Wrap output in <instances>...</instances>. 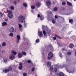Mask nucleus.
I'll return each instance as SVG.
<instances>
[{
    "mask_svg": "<svg viewBox=\"0 0 76 76\" xmlns=\"http://www.w3.org/2000/svg\"><path fill=\"white\" fill-rule=\"evenodd\" d=\"M24 19L25 18H24L23 16L22 15L19 16L18 18V21L19 22L23 23V22H25V20H24Z\"/></svg>",
    "mask_w": 76,
    "mask_h": 76,
    "instance_id": "nucleus-1",
    "label": "nucleus"
},
{
    "mask_svg": "<svg viewBox=\"0 0 76 76\" xmlns=\"http://www.w3.org/2000/svg\"><path fill=\"white\" fill-rule=\"evenodd\" d=\"M7 12L8 13H9V14H8V17L10 18V19H12V18H13V14L12 13V11L10 10H7Z\"/></svg>",
    "mask_w": 76,
    "mask_h": 76,
    "instance_id": "nucleus-2",
    "label": "nucleus"
},
{
    "mask_svg": "<svg viewBox=\"0 0 76 76\" xmlns=\"http://www.w3.org/2000/svg\"><path fill=\"white\" fill-rule=\"evenodd\" d=\"M49 70L50 71V72H53V71H54L55 72H56L57 71V68H55L54 69L53 66H52L50 67L49 69Z\"/></svg>",
    "mask_w": 76,
    "mask_h": 76,
    "instance_id": "nucleus-3",
    "label": "nucleus"
},
{
    "mask_svg": "<svg viewBox=\"0 0 76 76\" xmlns=\"http://www.w3.org/2000/svg\"><path fill=\"white\" fill-rule=\"evenodd\" d=\"M65 69H66V70L68 72L70 73H72V70H70V68L69 67V66H66L65 67Z\"/></svg>",
    "mask_w": 76,
    "mask_h": 76,
    "instance_id": "nucleus-4",
    "label": "nucleus"
},
{
    "mask_svg": "<svg viewBox=\"0 0 76 76\" xmlns=\"http://www.w3.org/2000/svg\"><path fill=\"white\" fill-rule=\"evenodd\" d=\"M12 67L10 66L9 67V68L8 69L3 70V72H4V73H7V72H9V71L12 70Z\"/></svg>",
    "mask_w": 76,
    "mask_h": 76,
    "instance_id": "nucleus-5",
    "label": "nucleus"
},
{
    "mask_svg": "<svg viewBox=\"0 0 76 76\" xmlns=\"http://www.w3.org/2000/svg\"><path fill=\"white\" fill-rule=\"evenodd\" d=\"M14 30L15 29H14V28H13V27H9L8 29V31L9 32H13Z\"/></svg>",
    "mask_w": 76,
    "mask_h": 76,
    "instance_id": "nucleus-6",
    "label": "nucleus"
},
{
    "mask_svg": "<svg viewBox=\"0 0 76 76\" xmlns=\"http://www.w3.org/2000/svg\"><path fill=\"white\" fill-rule=\"evenodd\" d=\"M53 57V54L52 52H50L48 54V58L49 59L52 58Z\"/></svg>",
    "mask_w": 76,
    "mask_h": 76,
    "instance_id": "nucleus-7",
    "label": "nucleus"
},
{
    "mask_svg": "<svg viewBox=\"0 0 76 76\" xmlns=\"http://www.w3.org/2000/svg\"><path fill=\"white\" fill-rule=\"evenodd\" d=\"M17 39L16 43L18 44V43L19 42V40L20 39V37L19 35H17Z\"/></svg>",
    "mask_w": 76,
    "mask_h": 76,
    "instance_id": "nucleus-8",
    "label": "nucleus"
},
{
    "mask_svg": "<svg viewBox=\"0 0 76 76\" xmlns=\"http://www.w3.org/2000/svg\"><path fill=\"white\" fill-rule=\"evenodd\" d=\"M37 17L38 18H39L40 17V19L41 20H42L44 19V17L43 15L40 16V15L39 14L38 15Z\"/></svg>",
    "mask_w": 76,
    "mask_h": 76,
    "instance_id": "nucleus-9",
    "label": "nucleus"
},
{
    "mask_svg": "<svg viewBox=\"0 0 76 76\" xmlns=\"http://www.w3.org/2000/svg\"><path fill=\"white\" fill-rule=\"evenodd\" d=\"M38 35L39 37H42V31H39L38 32Z\"/></svg>",
    "mask_w": 76,
    "mask_h": 76,
    "instance_id": "nucleus-10",
    "label": "nucleus"
},
{
    "mask_svg": "<svg viewBox=\"0 0 76 76\" xmlns=\"http://www.w3.org/2000/svg\"><path fill=\"white\" fill-rule=\"evenodd\" d=\"M15 58V56L13 54L11 55L10 56V59H11V60H13Z\"/></svg>",
    "mask_w": 76,
    "mask_h": 76,
    "instance_id": "nucleus-11",
    "label": "nucleus"
},
{
    "mask_svg": "<svg viewBox=\"0 0 76 76\" xmlns=\"http://www.w3.org/2000/svg\"><path fill=\"white\" fill-rule=\"evenodd\" d=\"M46 4L47 6H50L51 4V1H46Z\"/></svg>",
    "mask_w": 76,
    "mask_h": 76,
    "instance_id": "nucleus-12",
    "label": "nucleus"
},
{
    "mask_svg": "<svg viewBox=\"0 0 76 76\" xmlns=\"http://www.w3.org/2000/svg\"><path fill=\"white\" fill-rule=\"evenodd\" d=\"M19 65L20 66L18 67L19 69L21 70V69H22V63H20Z\"/></svg>",
    "mask_w": 76,
    "mask_h": 76,
    "instance_id": "nucleus-13",
    "label": "nucleus"
},
{
    "mask_svg": "<svg viewBox=\"0 0 76 76\" xmlns=\"http://www.w3.org/2000/svg\"><path fill=\"white\" fill-rule=\"evenodd\" d=\"M41 3L39 2H38L36 4V6H37V7H39L41 6Z\"/></svg>",
    "mask_w": 76,
    "mask_h": 76,
    "instance_id": "nucleus-14",
    "label": "nucleus"
},
{
    "mask_svg": "<svg viewBox=\"0 0 76 76\" xmlns=\"http://www.w3.org/2000/svg\"><path fill=\"white\" fill-rule=\"evenodd\" d=\"M11 53L12 54H14V55H16L17 54V52L14 50H12Z\"/></svg>",
    "mask_w": 76,
    "mask_h": 76,
    "instance_id": "nucleus-15",
    "label": "nucleus"
},
{
    "mask_svg": "<svg viewBox=\"0 0 76 76\" xmlns=\"http://www.w3.org/2000/svg\"><path fill=\"white\" fill-rule=\"evenodd\" d=\"M18 57L19 58H21L22 57V54L20 53H19L18 54Z\"/></svg>",
    "mask_w": 76,
    "mask_h": 76,
    "instance_id": "nucleus-16",
    "label": "nucleus"
},
{
    "mask_svg": "<svg viewBox=\"0 0 76 76\" xmlns=\"http://www.w3.org/2000/svg\"><path fill=\"white\" fill-rule=\"evenodd\" d=\"M67 3L68 6H72V3H70L68 1H67Z\"/></svg>",
    "mask_w": 76,
    "mask_h": 76,
    "instance_id": "nucleus-17",
    "label": "nucleus"
},
{
    "mask_svg": "<svg viewBox=\"0 0 76 76\" xmlns=\"http://www.w3.org/2000/svg\"><path fill=\"white\" fill-rule=\"evenodd\" d=\"M2 26H6V25H7V23L5 22H3L2 24Z\"/></svg>",
    "mask_w": 76,
    "mask_h": 76,
    "instance_id": "nucleus-18",
    "label": "nucleus"
},
{
    "mask_svg": "<svg viewBox=\"0 0 76 76\" xmlns=\"http://www.w3.org/2000/svg\"><path fill=\"white\" fill-rule=\"evenodd\" d=\"M51 62H48L47 63V65L48 66H50V65H51Z\"/></svg>",
    "mask_w": 76,
    "mask_h": 76,
    "instance_id": "nucleus-19",
    "label": "nucleus"
},
{
    "mask_svg": "<svg viewBox=\"0 0 76 76\" xmlns=\"http://www.w3.org/2000/svg\"><path fill=\"white\" fill-rule=\"evenodd\" d=\"M58 10V8L57 7H55L53 8V10L54 12H57Z\"/></svg>",
    "mask_w": 76,
    "mask_h": 76,
    "instance_id": "nucleus-20",
    "label": "nucleus"
},
{
    "mask_svg": "<svg viewBox=\"0 0 76 76\" xmlns=\"http://www.w3.org/2000/svg\"><path fill=\"white\" fill-rule=\"evenodd\" d=\"M59 76H64V74L62 72H60L59 74Z\"/></svg>",
    "mask_w": 76,
    "mask_h": 76,
    "instance_id": "nucleus-21",
    "label": "nucleus"
},
{
    "mask_svg": "<svg viewBox=\"0 0 76 76\" xmlns=\"http://www.w3.org/2000/svg\"><path fill=\"white\" fill-rule=\"evenodd\" d=\"M73 46H74V45L73 44H71L69 45V47L70 48H73Z\"/></svg>",
    "mask_w": 76,
    "mask_h": 76,
    "instance_id": "nucleus-22",
    "label": "nucleus"
},
{
    "mask_svg": "<svg viewBox=\"0 0 76 76\" xmlns=\"http://www.w3.org/2000/svg\"><path fill=\"white\" fill-rule=\"evenodd\" d=\"M69 22L70 23H71V24H73V20L72 19H70L69 20Z\"/></svg>",
    "mask_w": 76,
    "mask_h": 76,
    "instance_id": "nucleus-23",
    "label": "nucleus"
},
{
    "mask_svg": "<svg viewBox=\"0 0 76 76\" xmlns=\"http://www.w3.org/2000/svg\"><path fill=\"white\" fill-rule=\"evenodd\" d=\"M0 16L1 18H3V15L1 12L0 13Z\"/></svg>",
    "mask_w": 76,
    "mask_h": 76,
    "instance_id": "nucleus-24",
    "label": "nucleus"
},
{
    "mask_svg": "<svg viewBox=\"0 0 76 76\" xmlns=\"http://www.w3.org/2000/svg\"><path fill=\"white\" fill-rule=\"evenodd\" d=\"M3 62L4 63H6V62H7V60L6 59H4L3 60Z\"/></svg>",
    "mask_w": 76,
    "mask_h": 76,
    "instance_id": "nucleus-25",
    "label": "nucleus"
},
{
    "mask_svg": "<svg viewBox=\"0 0 76 76\" xmlns=\"http://www.w3.org/2000/svg\"><path fill=\"white\" fill-rule=\"evenodd\" d=\"M10 37H13V34L12 33H10L9 34Z\"/></svg>",
    "mask_w": 76,
    "mask_h": 76,
    "instance_id": "nucleus-26",
    "label": "nucleus"
},
{
    "mask_svg": "<svg viewBox=\"0 0 76 76\" xmlns=\"http://www.w3.org/2000/svg\"><path fill=\"white\" fill-rule=\"evenodd\" d=\"M23 6L24 7H27V4L26 3H24L23 4Z\"/></svg>",
    "mask_w": 76,
    "mask_h": 76,
    "instance_id": "nucleus-27",
    "label": "nucleus"
},
{
    "mask_svg": "<svg viewBox=\"0 0 76 76\" xmlns=\"http://www.w3.org/2000/svg\"><path fill=\"white\" fill-rule=\"evenodd\" d=\"M56 37H57V38H58L59 39H61V38L59 37V36H58V35H55Z\"/></svg>",
    "mask_w": 76,
    "mask_h": 76,
    "instance_id": "nucleus-28",
    "label": "nucleus"
},
{
    "mask_svg": "<svg viewBox=\"0 0 76 76\" xmlns=\"http://www.w3.org/2000/svg\"><path fill=\"white\" fill-rule=\"evenodd\" d=\"M6 43L5 42H4L2 44V46H6Z\"/></svg>",
    "mask_w": 76,
    "mask_h": 76,
    "instance_id": "nucleus-29",
    "label": "nucleus"
},
{
    "mask_svg": "<svg viewBox=\"0 0 76 76\" xmlns=\"http://www.w3.org/2000/svg\"><path fill=\"white\" fill-rule=\"evenodd\" d=\"M68 55H69V56H70L72 54V53H71V52H68L67 53Z\"/></svg>",
    "mask_w": 76,
    "mask_h": 76,
    "instance_id": "nucleus-30",
    "label": "nucleus"
},
{
    "mask_svg": "<svg viewBox=\"0 0 76 76\" xmlns=\"http://www.w3.org/2000/svg\"><path fill=\"white\" fill-rule=\"evenodd\" d=\"M39 42V39H37L36 40V43H38V42Z\"/></svg>",
    "mask_w": 76,
    "mask_h": 76,
    "instance_id": "nucleus-31",
    "label": "nucleus"
},
{
    "mask_svg": "<svg viewBox=\"0 0 76 76\" xmlns=\"http://www.w3.org/2000/svg\"><path fill=\"white\" fill-rule=\"evenodd\" d=\"M62 5L63 6H64L66 5V2H63L62 3Z\"/></svg>",
    "mask_w": 76,
    "mask_h": 76,
    "instance_id": "nucleus-32",
    "label": "nucleus"
},
{
    "mask_svg": "<svg viewBox=\"0 0 76 76\" xmlns=\"http://www.w3.org/2000/svg\"><path fill=\"white\" fill-rule=\"evenodd\" d=\"M22 54L24 56H26V53H25V52H23Z\"/></svg>",
    "mask_w": 76,
    "mask_h": 76,
    "instance_id": "nucleus-33",
    "label": "nucleus"
},
{
    "mask_svg": "<svg viewBox=\"0 0 76 76\" xmlns=\"http://www.w3.org/2000/svg\"><path fill=\"white\" fill-rule=\"evenodd\" d=\"M43 34H44L45 36V35L46 33V32H45V31L44 30L43 31Z\"/></svg>",
    "mask_w": 76,
    "mask_h": 76,
    "instance_id": "nucleus-34",
    "label": "nucleus"
},
{
    "mask_svg": "<svg viewBox=\"0 0 76 76\" xmlns=\"http://www.w3.org/2000/svg\"><path fill=\"white\" fill-rule=\"evenodd\" d=\"M31 8L32 9H34V8H35V6H32L31 7Z\"/></svg>",
    "mask_w": 76,
    "mask_h": 76,
    "instance_id": "nucleus-35",
    "label": "nucleus"
},
{
    "mask_svg": "<svg viewBox=\"0 0 76 76\" xmlns=\"http://www.w3.org/2000/svg\"><path fill=\"white\" fill-rule=\"evenodd\" d=\"M52 22L53 23H56V21L54 20H53L52 21Z\"/></svg>",
    "mask_w": 76,
    "mask_h": 76,
    "instance_id": "nucleus-36",
    "label": "nucleus"
},
{
    "mask_svg": "<svg viewBox=\"0 0 76 76\" xmlns=\"http://www.w3.org/2000/svg\"><path fill=\"white\" fill-rule=\"evenodd\" d=\"M58 45L60 47H61L62 45V43H60Z\"/></svg>",
    "mask_w": 76,
    "mask_h": 76,
    "instance_id": "nucleus-37",
    "label": "nucleus"
},
{
    "mask_svg": "<svg viewBox=\"0 0 76 76\" xmlns=\"http://www.w3.org/2000/svg\"><path fill=\"white\" fill-rule=\"evenodd\" d=\"M10 9L11 10H13L14 9V7L13 6H11L10 7Z\"/></svg>",
    "mask_w": 76,
    "mask_h": 76,
    "instance_id": "nucleus-38",
    "label": "nucleus"
},
{
    "mask_svg": "<svg viewBox=\"0 0 76 76\" xmlns=\"http://www.w3.org/2000/svg\"><path fill=\"white\" fill-rule=\"evenodd\" d=\"M45 28V26L44 25L42 26V29H44V28Z\"/></svg>",
    "mask_w": 76,
    "mask_h": 76,
    "instance_id": "nucleus-39",
    "label": "nucleus"
},
{
    "mask_svg": "<svg viewBox=\"0 0 76 76\" xmlns=\"http://www.w3.org/2000/svg\"><path fill=\"white\" fill-rule=\"evenodd\" d=\"M23 76H26V75H27V74L26 73H25L23 74Z\"/></svg>",
    "mask_w": 76,
    "mask_h": 76,
    "instance_id": "nucleus-40",
    "label": "nucleus"
},
{
    "mask_svg": "<svg viewBox=\"0 0 76 76\" xmlns=\"http://www.w3.org/2000/svg\"><path fill=\"white\" fill-rule=\"evenodd\" d=\"M48 15H50L51 14V12H48Z\"/></svg>",
    "mask_w": 76,
    "mask_h": 76,
    "instance_id": "nucleus-41",
    "label": "nucleus"
},
{
    "mask_svg": "<svg viewBox=\"0 0 76 76\" xmlns=\"http://www.w3.org/2000/svg\"><path fill=\"white\" fill-rule=\"evenodd\" d=\"M59 56L60 57H63V56H62V54H61V53H60Z\"/></svg>",
    "mask_w": 76,
    "mask_h": 76,
    "instance_id": "nucleus-42",
    "label": "nucleus"
},
{
    "mask_svg": "<svg viewBox=\"0 0 76 76\" xmlns=\"http://www.w3.org/2000/svg\"><path fill=\"white\" fill-rule=\"evenodd\" d=\"M22 26L21 24H19V28H21Z\"/></svg>",
    "mask_w": 76,
    "mask_h": 76,
    "instance_id": "nucleus-43",
    "label": "nucleus"
},
{
    "mask_svg": "<svg viewBox=\"0 0 76 76\" xmlns=\"http://www.w3.org/2000/svg\"><path fill=\"white\" fill-rule=\"evenodd\" d=\"M35 70V68L34 67H33L32 69V72H34V71Z\"/></svg>",
    "mask_w": 76,
    "mask_h": 76,
    "instance_id": "nucleus-44",
    "label": "nucleus"
},
{
    "mask_svg": "<svg viewBox=\"0 0 76 76\" xmlns=\"http://www.w3.org/2000/svg\"><path fill=\"white\" fill-rule=\"evenodd\" d=\"M27 62L28 63H31V60H28V61H27Z\"/></svg>",
    "mask_w": 76,
    "mask_h": 76,
    "instance_id": "nucleus-45",
    "label": "nucleus"
},
{
    "mask_svg": "<svg viewBox=\"0 0 76 76\" xmlns=\"http://www.w3.org/2000/svg\"><path fill=\"white\" fill-rule=\"evenodd\" d=\"M61 9L62 10H65V8L62 7L61 8Z\"/></svg>",
    "mask_w": 76,
    "mask_h": 76,
    "instance_id": "nucleus-46",
    "label": "nucleus"
},
{
    "mask_svg": "<svg viewBox=\"0 0 76 76\" xmlns=\"http://www.w3.org/2000/svg\"><path fill=\"white\" fill-rule=\"evenodd\" d=\"M55 19H57V18H58V17L57 15H55Z\"/></svg>",
    "mask_w": 76,
    "mask_h": 76,
    "instance_id": "nucleus-47",
    "label": "nucleus"
},
{
    "mask_svg": "<svg viewBox=\"0 0 76 76\" xmlns=\"http://www.w3.org/2000/svg\"><path fill=\"white\" fill-rule=\"evenodd\" d=\"M5 21H6V22L8 21V19H7V18H5Z\"/></svg>",
    "mask_w": 76,
    "mask_h": 76,
    "instance_id": "nucleus-48",
    "label": "nucleus"
},
{
    "mask_svg": "<svg viewBox=\"0 0 76 76\" xmlns=\"http://www.w3.org/2000/svg\"><path fill=\"white\" fill-rule=\"evenodd\" d=\"M26 26H27V24L26 23H24L25 27H26Z\"/></svg>",
    "mask_w": 76,
    "mask_h": 76,
    "instance_id": "nucleus-49",
    "label": "nucleus"
},
{
    "mask_svg": "<svg viewBox=\"0 0 76 76\" xmlns=\"http://www.w3.org/2000/svg\"><path fill=\"white\" fill-rule=\"evenodd\" d=\"M56 37H53V39H54V40H56Z\"/></svg>",
    "mask_w": 76,
    "mask_h": 76,
    "instance_id": "nucleus-50",
    "label": "nucleus"
},
{
    "mask_svg": "<svg viewBox=\"0 0 76 76\" xmlns=\"http://www.w3.org/2000/svg\"><path fill=\"white\" fill-rule=\"evenodd\" d=\"M14 4H16V1H15L14 2Z\"/></svg>",
    "mask_w": 76,
    "mask_h": 76,
    "instance_id": "nucleus-51",
    "label": "nucleus"
},
{
    "mask_svg": "<svg viewBox=\"0 0 76 76\" xmlns=\"http://www.w3.org/2000/svg\"><path fill=\"white\" fill-rule=\"evenodd\" d=\"M44 50H42L41 51L42 53H44Z\"/></svg>",
    "mask_w": 76,
    "mask_h": 76,
    "instance_id": "nucleus-52",
    "label": "nucleus"
},
{
    "mask_svg": "<svg viewBox=\"0 0 76 76\" xmlns=\"http://www.w3.org/2000/svg\"><path fill=\"white\" fill-rule=\"evenodd\" d=\"M23 40H24V41H25V40H26V39H25V38H23Z\"/></svg>",
    "mask_w": 76,
    "mask_h": 76,
    "instance_id": "nucleus-53",
    "label": "nucleus"
},
{
    "mask_svg": "<svg viewBox=\"0 0 76 76\" xmlns=\"http://www.w3.org/2000/svg\"><path fill=\"white\" fill-rule=\"evenodd\" d=\"M31 12L32 13H33V10H31Z\"/></svg>",
    "mask_w": 76,
    "mask_h": 76,
    "instance_id": "nucleus-54",
    "label": "nucleus"
},
{
    "mask_svg": "<svg viewBox=\"0 0 76 76\" xmlns=\"http://www.w3.org/2000/svg\"><path fill=\"white\" fill-rule=\"evenodd\" d=\"M75 56H76V51H75Z\"/></svg>",
    "mask_w": 76,
    "mask_h": 76,
    "instance_id": "nucleus-55",
    "label": "nucleus"
},
{
    "mask_svg": "<svg viewBox=\"0 0 76 76\" xmlns=\"http://www.w3.org/2000/svg\"><path fill=\"white\" fill-rule=\"evenodd\" d=\"M64 67H60V69H62V68H63Z\"/></svg>",
    "mask_w": 76,
    "mask_h": 76,
    "instance_id": "nucleus-56",
    "label": "nucleus"
},
{
    "mask_svg": "<svg viewBox=\"0 0 76 76\" xmlns=\"http://www.w3.org/2000/svg\"><path fill=\"white\" fill-rule=\"evenodd\" d=\"M17 1L19 2V0H17Z\"/></svg>",
    "mask_w": 76,
    "mask_h": 76,
    "instance_id": "nucleus-57",
    "label": "nucleus"
},
{
    "mask_svg": "<svg viewBox=\"0 0 76 76\" xmlns=\"http://www.w3.org/2000/svg\"><path fill=\"white\" fill-rule=\"evenodd\" d=\"M62 50H64V48H63L62 49Z\"/></svg>",
    "mask_w": 76,
    "mask_h": 76,
    "instance_id": "nucleus-58",
    "label": "nucleus"
},
{
    "mask_svg": "<svg viewBox=\"0 0 76 76\" xmlns=\"http://www.w3.org/2000/svg\"><path fill=\"white\" fill-rule=\"evenodd\" d=\"M69 14H66V15H68Z\"/></svg>",
    "mask_w": 76,
    "mask_h": 76,
    "instance_id": "nucleus-59",
    "label": "nucleus"
},
{
    "mask_svg": "<svg viewBox=\"0 0 76 76\" xmlns=\"http://www.w3.org/2000/svg\"><path fill=\"white\" fill-rule=\"evenodd\" d=\"M74 1H76V0H74Z\"/></svg>",
    "mask_w": 76,
    "mask_h": 76,
    "instance_id": "nucleus-60",
    "label": "nucleus"
},
{
    "mask_svg": "<svg viewBox=\"0 0 76 76\" xmlns=\"http://www.w3.org/2000/svg\"><path fill=\"white\" fill-rule=\"evenodd\" d=\"M72 10H73V9L72 8Z\"/></svg>",
    "mask_w": 76,
    "mask_h": 76,
    "instance_id": "nucleus-61",
    "label": "nucleus"
},
{
    "mask_svg": "<svg viewBox=\"0 0 76 76\" xmlns=\"http://www.w3.org/2000/svg\"><path fill=\"white\" fill-rule=\"evenodd\" d=\"M36 23H38V22H36Z\"/></svg>",
    "mask_w": 76,
    "mask_h": 76,
    "instance_id": "nucleus-62",
    "label": "nucleus"
},
{
    "mask_svg": "<svg viewBox=\"0 0 76 76\" xmlns=\"http://www.w3.org/2000/svg\"><path fill=\"white\" fill-rule=\"evenodd\" d=\"M0 47H1V46L0 45Z\"/></svg>",
    "mask_w": 76,
    "mask_h": 76,
    "instance_id": "nucleus-63",
    "label": "nucleus"
},
{
    "mask_svg": "<svg viewBox=\"0 0 76 76\" xmlns=\"http://www.w3.org/2000/svg\"><path fill=\"white\" fill-rule=\"evenodd\" d=\"M66 62H67V61H66Z\"/></svg>",
    "mask_w": 76,
    "mask_h": 76,
    "instance_id": "nucleus-64",
    "label": "nucleus"
}]
</instances>
